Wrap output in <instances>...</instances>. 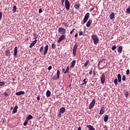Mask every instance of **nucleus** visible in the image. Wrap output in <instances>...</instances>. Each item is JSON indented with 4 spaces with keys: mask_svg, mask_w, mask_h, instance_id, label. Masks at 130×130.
Instances as JSON below:
<instances>
[{
    "mask_svg": "<svg viewBox=\"0 0 130 130\" xmlns=\"http://www.w3.org/2000/svg\"><path fill=\"white\" fill-rule=\"evenodd\" d=\"M77 48H78V44H76L74 46L73 53L74 56H76V52L77 51Z\"/></svg>",
    "mask_w": 130,
    "mask_h": 130,
    "instance_id": "obj_10",
    "label": "nucleus"
},
{
    "mask_svg": "<svg viewBox=\"0 0 130 130\" xmlns=\"http://www.w3.org/2000/svg\"><path fill=\"white\" fill-rule=\"evenodd\" d=\"M17 109H18V106H16L13 110L14 113H17Z\"/></svg>",
    "mask_w": 130,
    "mask_h": 130,
    "instance_id": "obj_26",
    "label": "nucleus"
},
{
    "mask_svg": "<svg viewBox=\"0 0 130 130\" xmlns=\"http://www.w3.org/2000/svg\"><path fill=\"white\" fill-rule=\"evenodd\" d=\"M114 83L115 86H117V85H118V80H117V79H114Z\"/></svg>",
    "mask_w": 130,
    "mask_h": 130,
    "instance_id": "obj_31",
    "label": "nucleus"
},
{
    "mask_svg": "<svg viewBox=\"0 0 130 130\" xmlns=\"http://www.w3.org/2000/svg\"><path fill=\"white\" fill-rule=\"evenodd\" d=\"M75 32V28H73L70 32V34H72Z\"/></svg>",
    "mask_w": 130,
    "mask_h": 130,
    "instance_id": "obj_45",
    "label": "nucleus"
},
{
    "mask_svg": "<svg viewBox=\"0 0 130 130\" xmlns=\"http://www.w3.org/2000/svg\"><path fill=\"white\" fill-rule=\"evenodd\" d=\"M95 103H96V100H95V99H93L89 105V109H92V108L94 107V105H95Z\"/></svg>",
    "mask_w": 130,
    "mask_h": 130,
    "instance_id": "obj_9",
    "label": "nucleus"
},
{
    "mask_svg": "<svg viewBox=\"0 0 130 130\" xmlns=\"http://www.w3.org/2000/svg\"><path fill=\"white\" fill-rule=\"evenodd\" d=\"M58 33L62 34V35H63V34L67 33V30L63 27H59L58 29Z\"/></svg>",
    "mask_w": 130,
    "mask_h": 130,
    "instance_id": "obj_5",
    "label": "nucleus"
},
{
    "mask_svg": "<svg viewBox=\"0 0 130 130\" xmlns=\"http://www.w3.org/2000/svg\"><path fill=\"white\" fill-rule=\"evenodd\" d=\"M105 64V59H103L101 60L98 63V67L100 70H102L104 68Z\"/></svg>",
    "mask_w": 130,
    "mask_h": 130,
    "instance_id": "obj_1",
    "label": "nucleus"
},
{
    "mask_svg": "<svg viewBox=\"0 0 130 130\" xmlns=\"http://www.w3.org/2000/svg\"><path fill=\"white\" fill-rule=\"evenodd\" d=\"M32 118H33V116H32V115H29L26 118V120H27L28 121L29 120L32 119Z\"/></svg>",
    "mask_w": 130,
    "mask_h": 130,
    "instance_id": "obj_22",
    "label": "nucleus"
},
{
    "mask_svg": "<svg viewBox=\"0 0 130 130\" xmlns=\"http://www.w3.org/2000/svg\"><path fill=\"white\" fill-rule=\"evenodd\" d=\"M118 81L121 82V75L120 74H118L117 75Z\"/></svg>",
    "mask_w": 130,
    "mask_h": 130,
    "instance_id": "obj_23",
    "label": "nucleus"
},
{
    "mask_svg": "<svg viewBox=\"0 0 130 130\" xmlns=\"http://www.w3.org/2000/svg\"><path fill=\"white\" fill-rule=\"evenodd\" d=\"M13 108H14L13 107H11V109H10V111L13 110Z\"/></svg>",
    "mask_w": 130,
    "mask_h": 130,
    "instance_id": "obj_60",
    "label": "nucleus"
},
{
    "mask_svg": "<svg viewBox=\"0 0 130 130\" xmlns=\"http://www.w3.org/2000/svg\"><path fill=\"white\" fill-rule=\"evenodd\" d=\"M51 69H52V66H50L48 67V70H49V71H50V70H51Z\"/></svg>",
    "mask_w": 130,
    "mask_h": 130,
    "instance_id": "obj_48",
    "label": "nucleus"
},
{
    "mask_svg": "<svg viewBox=\"0 0 130 130\" xmlns=\"http://www.w3.org/2000/svg\"><path fill=\"white\" fill-rule=\"evenodd\" d=\"M5 55L8 57H10V56L11 55V52L10 51V50H6L5 52Z\"/></svg>",
    "mask_w": 130,
    "mask_h": 130,
    "instance_id": "obj_14",
    "label": "nucleus"
},
{
    "mask_svg": "<svg viewBox=\"0 0 130 130\" xmlns=\"http://www.w3.org/2000/svg\"><path fill=\"white\" fill-rule=\"evenodd\" d=\"M87 81H86V78H84L83 80V83L84 84V85H86L87 84Z\"/></svg>",
    "mask_w": 130,
    "mask_h": 130,
    "instance_id": "obj_42",
    "label": "nucleus"
},
{
    "mask_svg": "<svg viewBox=\"0 0 130 130\" xmlns=\"http://www.w3.org/2000/svg\"><path fill=\"white\" fill-rule=\"evenodd\" d=\"M69 71H70V67L68 66L65 70L64 74H68V73H69Z\"/></svg>",
    "mask_w": 130,
    "mask_h": 130,
    "instance_id": "obj_33",
    "label": "nucleus"
},
{
    "mask_svg": "<svg viewBox=\"0 0 130 130\" xmlns=\"http://www.w3.org/2000/svg\"><path fill=\"white\" fill-rule=\"evenodd\" d=\"M89 75H92V69H91L89 72Z\"/></svg>",
    "mask_w": 130,
    "mask_h": 130,
    "instance_id": "obj_53",
    "label": "nucleus"
},
{
    "mask_svg": "<svg viewBox=\"0 0 130 130\" xmlns=\"http://www.w3.org/2000/svg\"><path fill=\"white\" fill-rule=\"evenodd\" d=\"M61 3L62 5H63V3H64V0H61Z\"/></svg>",
    "mask_w": 130,
    "mask_h": 130,
    "instance_id": "obj_54",
    "label": "nucleus"
},
{
    "mask_svg": "<svg viewBox=\"0 0 130 130\" xmlns=\"http://www.w3.org/2000/svg\"><path fill=\"white\" fill-rule=\"evenodd\" d=\"M126 13L127 14H130V6H129L128 8L126 9Z\"/></svg>",
    "mask_w": 130,
    "mask_h": 130,
    "instance_id": "obj_37",
    "label": "nucleus"
},
{
    "mask_svg": "<svg viewBox=\"0 0 130 130\" xmlns=\"http://www.w3.org/2000/svg\"><path fill=\"white\" fill-rule=\"evenodd\" d=\"M52 49H56V45L54 43L52 44Z\"/></svg>",
    "mask_w": 130,
    "mask_h": 130,
    "instance_id": "obj_34",
    "label": "nucleus"
},
{
    "mask_svg": "<svg viewBox=\"0 0 130 130\" xmlns=\"http://www.w3.org/2000/svg\"><path fill=\"white\" fill-rule=\"evenodd\" d=\"M6 84V82L5 81L3 82H0V87H3Z\"/></svg>",
    "mask_w": 130,
    "mask_h": 130,
    "instance_id": "obj_38",
    "label": "nucleus"
},
{
    "mask_svg": "<svg viewBox=\"0 0 130 130\" xmlns=\"http://www.w3.org/2000/svg\"><path fill=\"white\" fill-rule=\"evenodd\" d=\"M91 38L93 41L94 44L95 45H96V44H98V42H99V39L98 38V36L96 35H93L91 36Z\"/></svg>",
    "mask_w": 130,
    "mask_h": 130,
    "instance_id": "obj_2",
    "label": "nucleus"
},
{
    "mask_svg": "<svg viewBox=\"0 0 130 130\" xmlns=\"http://www.w3.org/2000/svg\"><path fill=\"white\" fill-rule=\"evenodd\" d=\"M82 85L83 86V85H85V84H84V83H82Z\"/></svg>",
    "mask_w": 130,
    "mask_h": 130,
    "instance_id": "obj_62",
    "label": "nucleus"
},
{
    "mask_svg": "<svg viewBox=\"0 0 130 130\" xmlns=\"http://www.w3.org/2000/svg\"><path fill=\"white\" fill-rule=\"evenodd\" d=\"M64 39H66V36H64V35H61L57 41V43H60V42H61L62 40H64Z\"/></svg>",
    "mask_w": 130,
    "mask_h": 130,
    "instance_id": "obj_8",
    "label": "nucleus"
},
{
    "mask_svg": "<svg viewBox=\"0 0 130 130\" xmlns=\"http://www.w3.org/2000/svg\"><path fill=\"white\" fill-rule=\"evenodd\" d=\"M37 100H40V96H37Z\"/></svg>",
    "mask_w": 130,
    "mask_h": 130,
    "instance_id": "obj_57",
    "label": "nucleus"
},
{
    "mask_svg": "<svg viewBox=\"0 0 130 130\" xmlns=\"http://www.w3.org/2000/svg\"><path fill=\"white\" fill-rule=\"evenodd\" d=\"M118 52L121 53L122 52V46H120L118 48Z\"/></svg>",
    "mask_w": 130,
    "mask_h": 130,
    "instance_id": "obj_21",
    "label": "nucleus"
},
{
    "mask_svg": "<svg viewBox=\"0 0 130 130\" xmlns=\"http://www.w3.org/2000/svg\"><path fill=\"white\" fill-rule=\"evenodd\" d=\"M91 24H92V19H89L86 23V27H90Z\"/></svg>",
    "mask_w": 130,
    "mask_h": 130,
    "instance_id": "obj_18",
    "label": "nucleus"
},
{
    "mask_svg": "<svg viewBox=\"0 0 130 130\" xmlns=\"http://www.w3.org/2000/svg\"><path fill=\"white\" fill-rule=\"evenodd\" d=\"M76 64V60H74L72 61L71 63L70 68L73 69L75 67V65Z\"/></svg>",
    "mask_w": 130,
    "mask_h": 130,
    "instance_id": "obj_16",
    "label": "nucleus"
},
{
    "mask_svg": "<svg viewBox=\"0 0 130 130\" xmlns=\"http://www.w3.org/2000/svg\"><path fill=\"white\" fill-rule=\"evenodd\" d=\"M101 81L102 84H104L105 82V74H104V73L101 76Z\"/></svg>",
    "mask_w": 130,
    "mask_h": 130,
    "instance_id": "obj_11",
    "label": "nucleus"
},
{
    "mask_svg": "<svg viewBox=\"0 0 130 130\" xmlns=\"http://www.w3.org/2000/svg\"><path fill=\"white\" fill-rule=\"evenodd\" d=\"M75 9L78 10L80 8V4H76L74 6Z\"/></svg>",
    "mask_w": 130,
    "mask_h": 130,
    "instance_id": "obj_30",
    "label": "nucleus"
},
{
    "mask_svg": "<svg viewBox=\"0 0 130 130\" xmlns=\"http://www.w3.org/2000/svg\"><path fill=\"white\" fill-rule=\"evenodd\" d=\"M3 123H5L6 122V118H4L2 121Z\"/></svg>",
    "mask_w": 130,
    "mask_h": 130,
    "instance_id": "obj_52",
    "label": "nucleus"
},
{
    "mask_svg": "<svg viewBox=\"0 0 130 130\" xmlns=\"http://www.w3.org/2000/svg\"><path fill=\"white\" fill-rule=\"evenodd\" d=\"M27 40H29V39L27 38Z\"/></svg>",
    "mask_w": 130,
    "mask_h": 130,
    "instance_id": "obj_63",
    "label": "nucleus"
},
{
    "mask_svg": "<svg viewBox=\"0 0 130 130\" xmlns=\"http://www.w3.org/2000/svg\"><path fill=\"white\" fill-rule=\"evenodd\" d=\"M24 94H25V91H20L16 92L15 95H16L17 96H20L21 95H24Z\"/></svg>",
    "mask_w": 130,
    "mask_h": 130,
    "instance_id": "obj_12",
    "label": "nucleus"
},
{
    "mask_svg": "<svg viewBox=\"0 0 130 130\" xmlns=\"http://www.w3.org/2000/svg\"><path fill=\"white\" fill-rule=\"evenodd\" d=\"M60 74V71L59 70H57V74H55L53 77H52V79L53 80H58L59 79V76Z\"/></svg>",
    "mask_w": 130,
    "mask_h": 130,
    "instance_id": "obj_3",
    "label": "nucleus"
},
{
    "mask_svg": "<svg viewBox=\"0 0 130 130\" xmlns=\"http://www.w3.org/2000/svg\"><path fill=\"white\" fill-rule=\"evenodd\" d=\"M124 94L125 96V97L127 98L128 97V91L127 90H124Z\"/></svg>",
    "mask_w": 130,
    "mask_h": 130,
    "instance_id": "obj_28",
    "label": "nucleus"
},
{
    "mask_svg": "<svg viewBox=\"0 0 130 130\" xmlns=\"http://www.w3.org/2000/svg\"><path fill=\"white\" fill-rule=\"evenodd\" d=\"M17 53H18V47H15L14 51V57L17 56Z\"/></svg>",
    "mask_w": 130,
    "mask_h": 130,
    "instance_id": "obj_13",
    "label": "nucleus"
},
{
    "mask_svg": "<svg viewBox=\"0 0 130 130\" xmlns=\"http://www.w3.org/2000/svg\"><path fill=\"white\" fill-rule=\"evenodd\" d=\"M104 121L105 122H107L108 121V115H106L104 118Z\"/></svg>",
    "mask_w": 130,
    "mask_h": 130,
    "instance_id": "obj_25",
    "label": "nucleus"
},
{
    "mask_svg": "<svg viewBox=\"0 0 130 130\" xmlns=\"http://www.w3.org/2000/svg\"><path fill=\"white\" fill-rule=\"evenodd\" d=\"M33 35L35 37V40H37V38H38V35L36 34V33H34Z\"/></svg>",
    "mask_w": 130,
    "mask_h": 130,
    "instance_id": "obj_35",
    "label": "nucleus"
},
{
    "mask_svg": "<svg viewBox=\"0 0 130 130\" xmlns=\"http://www.w3.org/2000/svg\"><path fill=\"white\" fill-rule=\"evenodd\" d=\"M115 49H116V45L113 46L112 47V50H115Z\"/></svg>",
    "mask_w": 130,
    "mask_h": 130,
    "instance_id": "obj_40",
    "label": "nucleus"
},
{
    "mask_svg": "<svg viewBox=\"0 0 130 130\" xmlns=\"http://www.w3.org/2000/svg\"><path fill=\"white\" fill-rule=\"evenodd\" d=\"M114 17H115V15H114V13L112 12L110 15V19H111V20H112V19H114Z\"/></svg>",
    "mask_w": 130,
    "mask_h": 130,
    "instance_id": "obj_19",
    "label": "nucleus"
},
{
    "mask_svg": "<svg viewBox=\"0 0 130 130\" xmlns=\"http://www.w3.org/2000/svg\"><path fill=\"white\" fill-rule=\"evenodd\" d=\"M47 51H48V45H46L44 48V55H45L47 53Z\"/></svg>",
    "mask_w": 130,
    "mask_h": 130,
    "instance_id": "obj_15",
    "label": "nucleus"
},
{
    "mask_svg": "<svg viewBox=\"0 0 130 130\" xmlns=\"http://www.w3.org/2000/svg\"><path fill=\"white\" fill-rule=\"evenodd\" d=\"M71 5H70V1L69 0H65V8L67 11L70 10Z\"/></svg>",
    "mask_w": 130,
    "mask_h": 130,
    "instance_id": "obj_7",
    "label": "nucleus"
},
{
    "mask_svg": "<svg viewBox=\"0 0 130 130\" xmlns=\"http://www.w3.org/2000/svg\"><path fill=\"white\" fill-rule=\"evenodd\" d=\"M89 17H90V13H86V15H85L84 18L83 19V24H85V23H86L88 21V19H89Z\"/></svg>",
    "mask_w": 130,
    "mask_h": 130,
    "instance_id": "obj_6",
    "label": "nucleus"
},
{
    "mask_svg": "<svg viewBox=\"0 0 130 130\" xmlns=\"http://www.w3.org/2000/svg\"><path fill=\"white\" fill-rule=\"evenodd\" d=\"M51 94V92L50 90H47L46 92V96L47 97H50Z\"/></svg>",
    "mask_w": 130,
    "mask_h": 130,
    "instance_id": "obj_24",
    "label": "nucleus"
},
{
    "mask_svg": "<svg viewBox=\"0 0 130 130\" xmlns=\"http://www.w3.org/2000/svg\"><path fill=\"white\" fill-rule=\"evenodd\" d=\"M62 73H63V74H64V72H66V69L64 68H62Z\"/></svg>",
    "mask_w": 130,
    "mask_h": 130,
    "instance_id": "obj_50",
    "label": "nucleus"
},
{
    "mask_svg": "<svg viewBox=\"0 0 130 130\" xmlns=\"http://www.w3.org/2000/svg\"><path fill=\"white\" fill-rule=\"evenodd\" d=\"M87 127L89 128V130H95V128H94V127L91 125H87Z\"/></svg>",
    "mask_w": 130,
    "mask_h": 130,
    "instance_id": "obj_20",
    "label": "nucleus"
},
{
    "mask_svg": "<svg viewBox=\"0 0 130 130\" xmlns=\"http://www.w3.org/2000/svg\"><path fill=\"white\" fill-rule=\"evenodd\" d=\"M12 11H13V13H16V12L17 11V6H14Z\"/></svg>",
    "mask_w": 130,
    "mask_h": 130,
    "instance_id": "obj_29",
    "label": "nucleus"
},
{
    "mask_svg": "<svg viewBox=\"0 0 130 130\" xmlns=\"http://www.w3.org/2000/svg\"><path fill=\"white\" fill-rule=\"evenodd\" d=\"M93 10H94V8H92L90 9V12H92Z\"/></svg>",
    "mask_w": 130,
    "mask_h": 130,
    "instance_id": "obj_55",
    "label": "nucleus"
},
{
    "mask_svg": "<svg viewBox=\"0 0 130 130\" xmlns=\"http://www.w3.org/2000/svg\"><path fill=\"white\" fill-rule=\"evenodd\" d=\"M62 24L63 25L64 27H69V25H68V23H66L64 22H63L62 23Z\"/></svg>",
    "mask_w": 130,
    "mask_h": 130,
    "instance_id": "obj_39",
    "label": "nucleus"
},
{
    "mask_svg": "<svg viewBox=\"0 0 130 130\" xmlns=\"http://www.w3.org/2000/svg\"><path fill=\"white\" fill-rule=\"evenodd\" d=\"M36 43H37V40H35L32 43H31L29 46L30 48H32L33 46H34Z\"/></svg>",
    "mask_w": 130,
    "mask_h": 130,
    "instance_id": "obj_17",
    "label": "nucleus"
},
{
    "mask_svg": "<svg viewBox=\"0 0 130 130\" xmlns=\"http://www.w3.org/2000/svg\"><path fill=\"white\" fill-rule=\"evenodd\" d=\"M2 17H3V13H2V12H0V20H1Z\"/></svg>",
    "mask_w": 130,
    "mask_h": 130,
    "instance_id": "obj_49",
    "label": "nucleus"
},
{
    "mask_svg": "<svg viewBox=\"0 0 130 130\" xmlns=\"http://www.w3.org/2000/svg\"><path fill=\"white\" fill-rule=\"evenodd\" d=\"M42 12V9L40 8L39 10V14H41Z\"/></svg>",
    "mask_w": 130,
    "mask_h": 130,
    "instance_id": "obj_47",
    "label": "nucleus"
},
{
    "mask_svg": "<svg viewBox=\"0 0 130 130\" xmlns=\"http://www.w3.org/2000/svg\"><path fill=\"white\" fill-rule=\"evenodd\" d=\"M64 111H66V108L61 107L59 109V112L58 114H57L58 117H61V114L64 113Z\"/></svg>",
    "mask_w": 130,
    "mask_h": 130,
    "instance_id": "obj_4",
    "label": "nucleus"
},
{
    "mask_svg": "<svg viewBox=\"0 0 130 130\" xmlns=\"http://www.w3.org/2000/svg\"><path fill=\"white\" fill-rule=\"evenodd\" d=\"M105 108L104 107H102L101 109V111L100 112V114H103L104 113V109Z\"/></svg>",
    "mask_w": 130,
    "mask_h": 130,
    "instance_id": "obj_27",
    "label": "nucleus"
},
{
    "mask_svg": "<svg viewBox=\"0 0 130 130\" xmlns=\"http://www.w3.org/2000/svg\"><path fill=\"white\" fill-rule=\"evenodd\" d=\"M4 95H5L6 97L7 96H9V94L7 93V92H4Z\"/></svg>",
    "mask_w": 130,
    "mask_h": 130,
    "instance_id": "obj_51",
    "label": "nucleus"
},
{
    "mask_svg": "<svg viewBox=\"0 0 130 130\" xmlns=\"http://www.w3.org/2000/svg\"><path fill=\"white\" fill-rule=\"evenodd\" d=\"M43 50V46H42V47H41L40 49V52H42Z\"/></svg>",
    "mask_w": 130,
    "mask_h": 130,
    "instance_id": "obj_44",
    "label": "nucleus"
},
{
    "mask_svg": "<svg viewBox=\"0 0 130 130\" xmlns=\"http://www.w3.org/2000/svg\"><path fill=\"white\" fill-rule=\"evenodd\" d=\"M126 77H125V75H123L122 76V81H125V79H126Z\"/></svg>",
    "mask_w": 130,
    "mask_h": 130,
    "instance_id": "obj_41",
    "label": "nucleus"
},
{
    "mask_svg": "<svg viewBox=\"0 0 130 130\" xmlns=\"http://www.w3.org/2000/svg\"><path fill=\"white\" fill-rule=\"evenodd\" d=\"M75 37L76 38L78 37V33H76V34H75Z\"/></svg>",
    "mask_w": 130,
    "mask_h": 130,
    "instance_id": "obj_58",
    "label": "nucleus"
},
{
    "mask_svg": "<svg viewBox=\"0 0 130 130\" xmlns=\"http://www.w3.org/2000/svg\"><path fill=\"white\" fill-rule=\"evenodd\" d=\"M77 130H82V128H81V126L78 127Z\"/></svg>",
    "mask_w": 130,
    "mask_h": 130,
    "instance_id": "obj_56",
    "label": "nucleus"
},
{
    "mask_svg": "<svg viewBox=\"0 0 130 130\" xmlns=\"http://www.w3.org/2000/svg\"><path fill=\"white\" fill-rule=\"evenodd\" d=\"M89 62H90V60H87L85 62L84 67L85 68H86V67L88 66V64H89Z\"/></svg>",
    "mask_w": 130,
    "mask_h": 130,
    "instance_id": "obj_32",
    "label": "nucleus"
},
{
    "mask_svg": "<svg viewBox=\"0 0 130 130\" xmlns=\"http://www.w3.org/2000/svg\"><path fill=\"white\" fill-rule=\"evenodd\" d=\"M83 31H80L79 32V36H81V35H83Z\"/></svg>",
    "mask_w": 130,
    "mask_h": 130,
    "instance_id": "obj_43",
    "label": "nucleus"
},
{
    "mask_svg": "<svg viewBox=\"0 0 130 130\" xmlns=\"http://www.w3.org/2000/svg\"><path fill=\"white\" fill-rule=\"evenodd\" d=\"M28 120H26V119H25V121H24V123H23V125L24 126H26V125H27V124H28Z\"/></svg>",
    "mask_w": 130,
    "mask_h": 130,
    "instance_id": "obj_36",
    "label": "nucleus"
},
{
    "mask_svg": "<svg viewBox=\"0 0 130 130\" xmlns=\"http://www.w3.org/2000/svg\"><path fill=\"white\" fill-rule=\"evenodd\" d=\"M12 81L14 82V81H16V79H15V78H12Z\"/></svg>",
    "mask_w": 130,
    "mask_h": 130,
    "instance_id": "obj_59",
    "label": "nucleus"
},
{
    "mask_svg": "<svg viewBox=\"0 0 130 130\" xmlns=\"http://www.w3.org/2000/svg\"><path fill=\"white\" fill-rule=\"evenodd\" d=\"M126 75H129V69L126 70Z\"/></svg>",
    "mask_w": 130,
    "mask_h": 130,
    "instance_id": "obj_46",
    "label": "nucleus"
},
{
    "mask_svg": "<svg viewBox=\"0 0 130 130\" xmlns=\"http://www.w3.org/2000/svg\"><path fill=\"white\" fill-rule=\"evenodd\" d=\"M93 75L95 76V71H93Z\"/></svg>",
    "mask_w": 130,
    "mask_h": 130,
    "instance_id": "obj_61",
    "label": "nucleus"
}]
</instances>
